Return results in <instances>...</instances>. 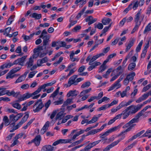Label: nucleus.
Wrapping results in <instances>:
<instances>
[{"instance_id": "nucleus-1", "label": "nucleus", "mask_w": 151, "mask_h": 151, "mask_svg": "<svg viewBox=\"0 0 151 151\" xmlns=\"http://www.w3.org/2000/svg\"><path fill=\"white\" fill-rule=\"evenodd\" d=\"M78 136L76 134L73 135L72 138L70 139H59L55 142H54L52 145L53 146H56L59 144L67 143H71V141L72 140H74Z\"/></svg>"}, {"instance_id": "nucleus-2", "label": "nucleus", "mask_w": 151, "mask_h": 151, "mask_svg": "<svg viewBox=\"0 0 151 151\" xmlns=\"http://www.w3.org/2000/svg\"><path fill=\"white\" fill-rule=\"evenodd\" d=\"M141 9L137 12L135 15L134 19L135 24L139 26L140 25L144 18V16L141 15Z\"/></svg>"}, {"instance_id": "nucleus-3", "label": "nucleus", "mask_w": 151, "mask_h": 151, "mask_svg": "<svg viewBox=\"0 0 151 151\" xmlns=\"http://www.w3.org/2000/svg\"><path fill=\"white\" fill-rule=\"evenodd\" d=\"M44 106V105L42 102V99H40L35 103L33 107V111L34 112H38L42 109Z\"/></svg>"}, {"instance_id": "nucleus-4", "label": "nucleus", "mask_w": 151, "mask_h": 151, "mask_svg": "<svg viewBox=\"0 0 151 151\" xmlns=\"http://www.w3.org/2000/svg\"><path fill=\"white\" fill-rule=\"evenodd\" d=\"M132 106H130L127 107L126 109L123 111L121 113L122 119H125L127 118L131 114L130 112L129 111L130 108Z\"/></svg>"}, {"instance_id": "nucleus-5", "label": "nucleus", "mask_w": 151, "mask_h": 151, "mask_svg": "<svg viewBox=\"0 0 151 151\" xmlns=\"http://www.w3.org/2000/svg\"><path fill=\"white\" fill-rule=\"evenodd\" d=\"M77 77V75H74L70 78L69 79L67 87H70L73 84L75 85H77L76 83L75 82V80Z\"/></svg>"}, {"instance_id": "nucleus-6", "label": "nucleus", "mask_w": 151, "mask_h": 151, "mask_svg": "<svg viewBox=\"0 0 151 151\" xmlns=\"http://www.w3.org/2000/svg\"><path fill=\"white\" fill-rule=\"evenodd\" d=\"M41 140V136L40 135H38L36 136L35 138L32 140L31 141L28 142V144H30L34 142L36 146H39Z\"/></svg>"}, {"instance_id": "nucleus-7", "label": "nucleus", "mask_w": 151, "mask_h": 151, "mask_svg": "<svg viewBox=\"0 0 151 151\" xmlns=\"http://www.w3.org/2000/svg\"><path fill=\"white\" fill-rule=\"evenodd\" d=\"M119 128V126H117L110 129L104 132L103 135L100 136V137L102 138H104V136L108 135L109 133L116 130Z\"/></svg>"}, {"instance_id": "nucleus-8", "label": "nucleus", "mask_w": 151, "mask_h": 151, "mask_svg": "<svg viewBox=\"0 0 151 151\" xmlns=\"http://www.w3.org/2000/svg\"><path fill=\"white\" fill-rule=\"evenodd\" d=\"M131 106H132L130 108V110H129V111L130 112L131 114H133L135 113L139 110L141 109L139 106V104L136 106H134L133 105H132Z\"/></svg>"}, {"instance_id": "nucleus-9", "label": "nucleus", "mask_w": 151, "mask_h": 151, "mask_svg": "<svg viewBox=\"0 0 151 151\" xmlns=\"http://www.w3.org/2000/svg\"><path fill=\"white\" fill-rule=\"evenodd\" d=\"M139 121V119L135 116V117L132 119L128 123H126L123 127V128H127L130 126L131 124L136 122H137Z\"/></svg>"}, {"instance_id": "nucleus-10", "label": "nucleus", "mask_w": 151, "mask_h": 151, "mask_svg": "<svg viewBox=\"0 0 151 151\" xmlns=\"http://www.w3.org/2000/svg\"><path fill=\"white\" fill-rule=\"evenodd\" d=\"M135 41V39L132 38L129 41L128 44L126 45V48L125 51L126 52H127L133 45Z\"/></svg>"}, {"instance_id": "nucleus-11", "label": "nucleus", "mask_w": 151, "mask_h": 151, "mask_svg": "<svg viewBox=\"0 0 151 151\" xmlns=\"http://www.w3.org/2000/svg\"><path fill=\"white\" fill-rule=\"evenodd\" d=\"M64 112L63 111H60L56 115L55 120H52L51 122H55L57 119L60 120L63 119L65 116Z\"/></svg>"}, {"instance_id": "nucleus-12", "label": "nucleus", "mask_w": 151, "mask_h": 151, "mask_svg": "<svg viewBox=\"0 0 151 151\" xmlns=\"http://www.w3.org/2000/svg\"><path fill=\"white\" fill-rule=\"evenodd\" d=\"M49 122L47 121L41 130L40 132L42 134H43L47 130L49 126Z\"/></svg>"}, {"instance_id": "nucleus-13", "label": "nucleus", "mask_w": 151, "mask_h": 151, "mask_svg": "<svg viewBox=\"0 0 151 151\" xmlns=\"http://www.w3.org/2000/svg\"><path fill=\"white\" fill-rule=\"evenodd\" d=\"M149 96V95L148 94L145 93L142 96L139 98L136 101V102L137 103H139L142 101L145 100Z\"/></svg>"}, {"instance_id": "nucleus-14", "label": "nucleus", "mask_w": 151, "mask_h": 151, "mask_svg": "<svg viewBox=\"0 0 151 151\" xmlns=\"http://www.w3.org/2000/svg\"><path fill=\"white\" fill-rule=\"evenodd\" d=\"M6 95L8 96H12L14 97H17L20 94L19 92H15L14 91L10 92L9 90H7Z\"/></svg>"}, {"instance_id": "nucleus-15", "label": "nucleus", "mask_w": 151, "mask_h": 151, "mask_svg": "<svg viewBox=\"0 0 151 151\" xmlns=\"http://www.w3.org/2000/svg\"><path fill=\"white\" fill-rule=\"evenodd\" d=\"M54 147L53 146L47 145L43 147L42 150V151H53Z\"/></svg>"}, {"instance_id": "nucleus-16", "label": "nucleus", "mask_w": 151, "mask_h": 151, "mask_svg": "<svg viewBox=\"0 0 151 151\" xmlns=\"http://www.w3.org/2000/svg\"><path fill=\"white\" fill-rule=\"evenodd\" d=\"M78 93L76 90L70 91L67 93V97H69L71 96L72 97L76 96Z\"/></svg>"}, {"instance_id": "nucleus-17", "label": "nucleus", "mask_w": 151, "mask_h": 151, "mask_svg": "<svg viewBox=\"0 0 151 151\" xmlns=\"http://www.w3.org/2000/svg\"><path fill=\"white\" fill-rule=\"evenodd\" d=\"M29 117V114H27L25 115L23 118L22 119L21 121L17 124L20 127L23 123H24L27 120Z\"/></svg>"}, {"instance_id": "nucleus-18", "label": "nucleus", "mask_w": 151, "mask_h": 151, "mask_svg": "<svg viewBox=\"0 0 151 151\" xmlns=\"http://www.w3.org/2000/svg\"><path fill=\"white\" fill-rule=\"evenodd\" d=\"M47 61L48 59L46 57H45L41 59L38 60L37 62V65L38 66H40L42 64L46 62Z\"/></svg>"}, {"instance_id": "nucleus-19", "label": "nucleus", "mask_w": 151, "mask_h": 151, "mask_svg": "<svg viewBox=\"0 0 151 151\" xmlns=\"http://www.w3.org/2000/svg\"><path fill=\"white\" fill-rule=\"evenodd\" d=\"M74 55V53L73 51H72L71 52V53L70 55V59L71 61L73 62H74L75 61H78L79 58H74L73 56Z\"/></svg>"}, {"instance_id": "nucleus-20", "label": "nucleus", "mask_w": 151, "mask_h": 151, "mask_svg": "<svg viewBox=\"0 0 151 151\" xmlns=\"http://www.w3.org/2000/svg\"><path fill=\"white\" fill-rule=\"evenodd\" d=\"M86 2L87 1L86 0H76L75 2V4L77 5L80 3L79 7L81 8L85 4Z\"/></svg>"}, {"instance_id": "nucleus-21", "label": "nucleus", "mask_w": 151, "mask_h": 151, "mask_svg": "<svg viewBox=\"0 0 151 151\" xmlns=\"http://www.w3.org/2000/svg\"><path fill=\"white\" fill-rule=\"evenodd\" d=\"M34 60H33V58L32 57H30L29 58V60L28 61L26 64L27 65V68H30L33 65Z\"/></svg>"}, {"instance_id": "nucleus-22", "label": "nucleus", "mask_w": 151, "mask_h": 151, "mask_svg": "<svg viewBox=\"0 0 151 151\" xmlns=\"http://www.w3.org/2000/svg\"><path fill=\"white\" fill-rule=\"evenodd\" d=\"M29 16L33 18H35L36 19H39L42 17L41 14H37L36 13H33L30 15Z\"/></svg>"}, {"instance_id": "nucleus-23", "label": "nucleus", "mask_w": 151, "mask_h": 151, "mask_svg": "<svg viewBox=\"0 0 151 151\" xmlns=\"http://www.w3.org/2000/svg\"><path fill=\"white\" fill-rule=\"evenodd\" d=\"M50 37L49 36L46 35L44 36L43 37H42L43 39V45L45 46L47 45V43L49 41Z\"/></svg>"}, {"instance_id": "nucleus-24", "label": "nucleus", "mask_w": 151, "mask_h": 151, "mask_svg": "<svg viewBox=\"0 0 151 151\" xmlns=\"http://www.w3.org/2000/svg\"><path fill=\"white\" fill-rule=\"evenodd\" d=\"M27 57V55L24 56L21 58L18 59L19 62V65L21 66L24 65V62L25 60Z\"/></svg>"}, {"instance_id": "nucleus-25", "label": "nucleus", "mask_w": 151, "mask_h": 151, "mask_svg": "<svg viewBox=\"0 0 151 151\" xmlns=\"http://www.w3.org/2000/svg\"><path fill=\"white\" fill-rule=\"evenodd\" d=\"M136 125V124H132V125H131L130 126H129V127L127 129L125 130L124 131L121 132V133L118 135V137H119V136H121L124 133L126 132H128L130 131L132 129V128Z\"/></svg>"}, {"instance_id": "nucleus-26", "label": "nucleus", "mask_w": 151, "mask_h": 151, "mask_svg": "<svg viewBox=\"0 0 151 151\" xmlns=\"http://www.w3.org/2000/svg\"><path fill=\"white\" fill-rule=\"evenodd\" d=\"M111 21V19L109 18H104L102 20V22L104 25L108 24Z\"/></svg>"}, {"instance_id": "nucleus-27", "label": "nucleus", "mask_w": 151, "mask_h": 151, "mask_svg": "<svg viewBox=\"0 0 151 151\" xmlns=\"http://www.w3.org/2000/svg\"><path fill=\"white\" fill-rule=\"evenodd\" d=\"M136 66V64L135 63H132L129 65L128 69L129 70H132L135 68Z\"/></svg>"}, {"instance_id": "nucleus-28", "label": "nucleus", "mask_w": 151, "mask_h": 151, "mask_svg": "<svg viewBox=\"0 0 151 151\" xmlns=\"http://www.w3.org/2000/svg\"><path fill=\"white\" fill-rule=\"evenodd\" d=\"M135 75V73L134 72H133L129 74L126 77L130 81H132L134 78V77Z\"/></svg>"}, {"instance_id": "nucleus-29", "label": "nucleus", "mask_w": 151, "mask_h": 151, "mask_svg": "<svg viewBox=\"0 0 151 151\" xmlns=\"http://www.w3.org/2000/svg\"><path fill=\"white\" fill-rule=\"evenodd\" d=\"M24 76H23L22 75L19 77L15 82V83H19L24 81L25 78Z\"/></svg>"}, {"instance_id": "nucleus-30", "label": "nucleus", "mask_w": 151, "mask_h": 151, "mask_svg": "<svg viewBox=\"0 0 151 151\" xmlns=\"http://www.w3.org/2000/svg\"><path fill=\"white\" fill-rule=\"evenodd\" d=\"M6 88L3 87H0V96L7 94Z\"/></svg>"}, {"instance_id": "nucleus-31", "label": "nucleus", "mask_w": 151, "mask_h": 151, "mask_svg": "<svg viewBox=\"0 0 151 151\" xmlns=\"http://www.w3.org/2000/svg\"><path fill=\"white\" fill-rule=\"evenodd\" d=\"M86 8V6H84L80 12L78 14V15L76 17V18L77 19L81 17V15L83 13Z\"/></svg>"}, {"instance_id": "nucleus-32", "label": "nucleus", "mask_w": 151, "mask_h": 151, "mask_svg": "<svg viewBox=\"0 0 151 151\" xmlns=\"http://www.w3.org/2000/svg\"><path fill=\"white\" fill-rule=\"evenodd\" d=\"M15 17L14 15H12L8 19L7 22L6 24L7 25H10L14 20V18Z\"/></svg>"}, {"instance_id": "nucleus-33", "label": "nucleus", "mask_w": 151, "mask_h": 151, "mask_svg": "<svg viewBox=\"0 0 151 151\" xmlns=\"http://www.w3.org/2000/svg\"><path fill=\"white\" fill-rule=\"evenodd\" d=\"M143 43V40H142L137 46L136 49V52H138L140 51L141 47Z\"/></svg>"}, {"instance_id": "nucleus-34", "label": "nucleus", "mask_w": 151, "mask_h": 151, "mask_svg": "<svg viewBox=\"0 0 151 151\" xmlns=\"http://www.w3.org/2000/svg\"><path fill=\"white\" fill-rule=\"evenodd\" d=\"M60 87H58L57 89L55 91L50 95V97L54 98L57 96L59 92Z\"/></svg>"}, {"instance_id": "nucleus-35", "label": "nucleus", "mask_w": 151, "mask_h": 151, "mask_svg": "<svg viewBox=\"0 0 151 151\" xmlns=\"http://www.w3.org/2000/svg\"><path fill=\"white\" fill-rule=\"evenodd\" d=\"M151 30V22L149 23L146 27L145 30L144 31V33L145 34L147 32Z\"/></svg>"}, {"instance_id": "nucleus-36", "label": "nucleus", "mask_w": 151, "mask_h": 151, "mask_svg": "<svg viewBox=\"0 0 151 151\" xmlns=\"http://www.w3.org/2000/svg\"><path fill=\"white\" fill-rule=\"evenodd\" d=\"M115 146V145L113 142L107 146L104 149L103 151H109L110 148L113 147Z\"/></svg>"}, {"instance_id": "nucleus-37", "label": "nucleus", "mask_w": 151, "mask_h": 151, "mask_svg": "<svg viewBox=\"0 0 151 151\" xmlns=\"http://www.w3.org/2000/svg\"><path fill=\"white\" fill-rule=\"evenodd\" d=\"M97 129H94L88 132L86 135V136H88L89 135H93L94 134L98 132Z\"/></svg>"}, {"instance_id": "nucleus-38", "label": "nucleus", "mask_w": 151, "mask_h": 151, "mask_svg": "<svg viewBox=\"0 0 151 151\" xmlns=\"http://www.w3.org/2000/svg\"><path fill=\"white\" fill-rule=\"evenodd\" d=\"M12 106L18 109H20L21 108V105L19 103H14L12 104Z\"/></svg>"}, {"instance_id": "nucleus-39", "label": "nucleus", "mask_w": 151, "mask_h": 151, "mask_svg": "<svg viewBox=\"0 0 151 151\" xmlns=\"http://www.w3.org/2000/svg\"><path fill=\"white\" fill-rule=\"evenodd\" d=\"M51 104V101L50 100H49L47 101L46 102L45 105V109L44 110L43 112L44 113L46 111V110L49 107L50 105Z\"/></svg>"}, {"instance_id": "nucleus-40", "label": "nucleus", "mask_w": 151, "mask_h": 151, "mask_svg": "<svg viewBox=\"0 0 151 151\" xmlns=\"http://www.w3.org/2000/svg\"><path fill=\"white\" fill-rule=\"evenodd\" d=\"M21 68V67H17L13 68L12 70H11L10 71H11V72H12L14 74L17 71H19Z\"/></svg>"}, {"instance_id": "nucleus-41", "label": "nucleus", "mask_w": 151, "mask_h": 151, "mask_svg": "<svg viewBox=\"0 0 151 151\" xmlns=\"http://www.w3.org/2000/svg\"><path fill=\"white\" fill-rule=\"evenodd\" d=\"M91 85V83L90 82H86L83 84L81 86V87L82 88H84L85 87H89Z\"/></svg>"}, {"instance_id": "nucleus-42", "label": "nucleus", "mask_w": 151, "mask_h": 151, "mask_svg": "<svg viewBox=\"0 0 151 151\" xmlns=\"http://www.w3.org/2000/svg\"><path fill=\"white\" fill-rule=\"evenodd\" d=\"M108 105H103L102 106L98 108V111H101V110H105L107 108H109L108 107Z\"/></svg>"}, {"instance_id": "nucleus-43", "label": "nucleus", "mask_w": 151, "mask_h": 151, "mask_svg": "<svg viewBox=\"0 0 151 151\" xmlns=\"http://www.w3.org/2000/svg\"><path fill=\"white\" fill-rule=\"evenodd\" d=\"M106 69V66H104L102 65L100 67L99 72L102 73Z\"/></svg>"}, {"instance_id": "nucleus-44", "label": "nucleus", "mask_w": 151, "mask_h": 151, "mask_svg": "<svg viewBox=\"0 0 151 151\" xmlns=\"http://www.w3.org/2000/svg\"><path fill=\"white\" fill-rule=\"evenodd\" d=\"M125 137V136L123 135L121 138L119 139H118V140H116V141L114 142H113V143H114V145L116 146V145H117L119 143V142H120L121 140L123 139Z\"/></svg>"}, {"instance_id": "nucleus-45", "label": "nucleus", "mask_w": 151, "mask_h": 151, "mask_svg": "<svg viewBox=\"0 0 151 151\" xmlns=\"http://www.w3.org/2000/svg\"><path fill=\"white\" fill-rule=\"evenodd\" d=\"M14 73L12 72H11V71H10L7 74V75L6 76V78H14L13 76Z\"/></svg>"}, {"instance_id": "nucleus-46", "label": "nucleus", "mask_w": 151, "mask_h": 151, "mask_svg": "<svg viewBox=\"0 0 151 151\" xmlns=\"http://www.w3.org/2000/svg\"><path fill=\"white\" fill-rule=\"evenodd\" d=\"M81 29V27L80 25H77L75 27L72 29V31L74 32H76L79 30Z\"/></svg>"}, {"instance_id": "nucleus-47", "label": "nucleus", "mask_w": 151, "mask_h": 151, "mask_svg": "<svg viewBox=\"0 0 151 151\" xmlns=\"http://www.w3.org/2000/svg\"><path fill=\"white\" fill-rule=\"evenodd\" d=\"M133 4V2L129 4L128 7L124 10V12H126V13H127L132 8L131 6H132Z\"/></svg>"}, {"instance_id": "nucleus-48", "label": "nucleus", "mask_w": 151, "mask_h": 151, "mask_svg": "<svg viewBox=\"0 0 151 151\" xmlns=\"http://www.w3.org/2000/svg\"><path fill=\"white\" fill-rule=\"evenodd\" d=\"M58 45H59L60 47H64L66 45V43L65 42L61 41L58 42Z\"/></svg>"}, {"instance_id": "nucleus-49", "label": "nucleus", "mask_w": 151, "mask_h": 151, "mask_svg": "<svg viewBox=\"0 0 151 151\" xmlns=\"http://www.w3.org/2000/svg\"><path fill=\"white\" fill-rule=\"evenodd\" d=\"M103 27V24L100 23H99L97 25H96L95 26V28H97L98 29H101Z\"/></svg>"}, {"instance_id": "nucleus-50", "label": "nucleus", "mask_w": 151, "mask_h": 151, "mask_svg": "<svg viewBox=\"0 0 151 151\" xmlns=\"http://www.w3.org/2000/svg\"><path fill=\"white\" fill-rule=\"evenodd\" d=\"M37 72V71H34L30 73L28 75V77L29 78H32L35 75Z\"/></svg>"}, {"instance_id": "nucleus-51", "label": "nucleus", "mask_w": 151, "mask_h": 151, "mask_svg": "<svg viewBox=\"0 0 151 151\" xmlns=\"http://www.w3.org/2000/svg\"><path fill=\"white\" fill-rule=\"evenodd\" d=\"M119 83V82H118L117 81H116L113 84L115 88H116V89L119 88L121 86V85Z\"/></svg>"}, {"instance_id": "nucleus-52", "label": "nucleus", "mask_w": 151, "mask_h": 151, "mask_svg": "<svg viewBox=\"0 0 151 151\" xmlns=\"http://www.w3.org/2000/svg\"><path fill=\"white\" fill-rule=\"evenodd\" d=\"M24 98L25 99H28L32 96V94H30L29 93H26L25 94H23Z\"/></svg>"}, {"instance_id": "nucleus-53", "label": "nucleus", "mask_w": 151, "mask_h": 151, "mask_svg": "<svg viewBox=\"0 0 151 151\" xmlns=\"http://www.w3.org/2000/svg\"><path fill=\"white\" fill-rule=\"evenodd\" d=\"M112 23H110L108 26L105 27L104 29L102 30V32H103V33H105L107 32L111 25Z\"/></svg>"}, {"instance_id": "nucleus-54", "label": "nucleus", "mask_w": 151, "mask_h": 151, "mask_svg": "<svg viewBox=\"0 0 151 151\" xmlns=\"http://www.w3.org/2000/svg\"><path fill=\"white\" fill-rule=\"evenodd\" d=\"M98 57L96 56V55L93 56L91 59L90 60L89 64V65H91V63L93 62L94 61L96 60V59L98 58Z\"/></svg>"}, {"instance_id": "nucleus-55", "label": "nucleus", "mask_w": 151, "mask_h": 151, "mask_svg": "<svg viewBox=\"0 0 151 151\" xmlns=\"http://www.w3.org/2000/svg\"><path fill=\"white\" fill-rule=\"evenodd\" d=\"M9 119L12 121L14 122H17L16 120L15 116L13 114H12L10 116Z\"/></svg>"}, {"instance_id": "nucleus-56", "label": "nucleus", "mask_w": 151, "mask_h": 151, "mask_svg": "<svg viewBox=\"0 0 151 151\" xmlns=\"http://www.w3.org/2000/svg\"><path fill=\"white\" fill-rule=\"evenodd\" d=\"M76 107V104H74L70 106H68L67 107V109L68 111H70L72 110L73 108Z\"/></svg>"}, {"instance_id": "nucleus-57", "label": "nucleus", "mask_w": 151, "mask_h": 151, "mask_svg": "<svg viewBox=\"0 0 151 151\" xmlns=\"http://www.w3.org/2000/svg\"><path fill=\"white\" fill-rule=\"evenodd\" d=\"M73 99H68L66 101H65V103L67 105L70 104L72 103H73V102L72 101Z\"/></svg>"}, {"instance_id": "nucleus-58", "label": "nucleus", "mask_w": 151, "mask_h": 151, "mask_svg": "<svg viewBox=\"0 0 151 151\" xmlns=\"http://www.w3.org/2000/svg\"><path fill=\"white\" fill-rule=\"evenodd\" d=\"M139 4V2L138 1H137L134 4L133 6L132 7L134 10H135L137 9L138 6Z\"/></svg>"}, {"instance_id": "nucleus-59", "label": "nucleus", "mask_w": 151, "mask_h": 151, "mask_svg": "<svg viewBox=\"0 0 151 151\" xmlns=\"http://www.w3.org/2000/svg\"><path fill=\"white\" fill-rule=\"evenodd\" d=\"M11 30V28L10 27H8L6 28L4 31V35H5L9 34Z\"/></svg>"}, {"instance_id": "nucleus-60", "label": "nucleus", "mask_w": 151, "mask_h": 151, "mask_svg": "<svg viewBox=\"0 0 151 151\" xmlns=\"http://www.w3.org/2000/svg\"><path fill=\"white\" fill-rule=\"evenodd\" d=\"M23 115V114L22 113H20L15 116L16 121H17L19 119L21 118Z\"/></svg>"}, {"instance_id": "nucleus-61", "label": "nucleus", "mask_w": 151, "mask_h": 151, "mask_svg": "<svg viewBox=\"0 0 151 151\" xmlns=\"http://www.w3.org/2000/svg\"><path fill=\"white\" fill-rule=\"evenodd\" d=\"M101 141V140H98L96 141L93 142L92 143H90L92 147L95 146L96 145L99 144L100 142Z\"/></svg>"}, {"instance_id": "nucleus-62", "label": "nucleus", "mask_w": 151, "mask_h": 151, "mask_svg": "<svg viewBox=\"0 0 151 151\" xmlns=\"http://www.w3.org/2000/svg\"><path fill=\"white\" fill-rule=\"evenodd\" d=\"M118 101H117L115 100H114L110 104H108V107H109L110 106L117 104L118 103Z\"/></svg>"}, {"instance_id": "nucleus-63", "label": "nucleus", "mask_w": 151, "mask_h": 151, "mask_svg": "<svg viewBox=\"0 0 151 151\" xmlns=\"http://www.w3.org/2000/svg\"><path fill=\"white\" fill-rule=\"evenodd\" d=\"M85 69V66L84 65H82L79 68L78 71L79 73H81L84 71Z\"/></svg>"}, {"instance_id": "nucleus-64", "label": "nucleus", "mask_w": 151, "mask_h": 151, "mask_svg": "<svg viewBox=\"0 0 151 151\" xmlns=\"http://www.w3.org/2000/svg\"><path fill=\"white\" fill-rule=\"evenodd\" d=\"M29 87V85L28 84H27L22 85L21 87V88L22 89H26L28 88Z\"/></svg>"}]
</instances>
